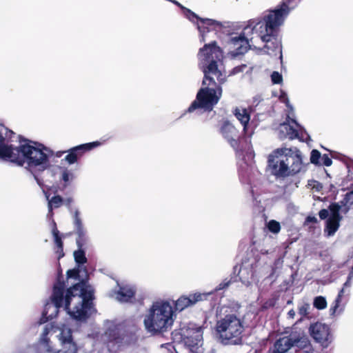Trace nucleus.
Returning <instances> with one entry per match:
<instances>
[{
	"label": "nucleus",
	"mask_w": 353,
	"mask_h": 353,
	"mask_svg": "<svg viewBox=\"0 0 353 353\" xmlns=\"http://www.w3.org/2000/svg\"><path fill=\"white\" fill-rule=\"evenodd\" d=\"M342 219L328 217L325 222V226L324 229L325 234H326L327 236H334L336 232L339 228L340 221Z\"/></svg>",
	"instance_id": "obj_26"
},
{
	"label": "nucleus",
	"mask_w": 353,
	"mask_h": 353,
	"mask_svg": "<svg viewBox=\"0 0 353 353\" xmlns=\"http://www.w3.org/2000/svg\"><path fill=\"white\" fill-rule=\"evenodd\" d=\"M245 68H246L245 65H241L239 66H236L232 70V74H235L243 72V70Z\"/></svg>",
	"instance_id": "obj_43"
},
{
	"label": "nucleus",
	"mask_w": 353,
	"mask_h": 353,
	"mask_svg": "<svg viewBox=\"0 0 353 353\" xmlns=\"http://www.w3.org/2000/svg\"><path fill=\"white\" fill-rule=\"evenodd\" d=\"M39 343L48 353H78L72 330L64 325L61 327L52 323L45 325Z\"/></svg>",
	"instance_id": "obj_5"
},
{
	"label": "nucleus",
	"mask_w": 353,
	"mask_h": 353,
	"mask_svg": "<svg viewBox=\"0 0 353 353\" xmlns=\"http://www.w3.org/2000/svg\"><path fill=\"white\" fill-rule=\"evenodd\" d=\"M332 189H335V186L333 184L330 185V190L332 191Z\"/></svg>",
	"instance_id": "obj_49"
},
{
	"label": "nucleus",
	"mask_w": 353,
	"mask_h": 353,
	"mask_svg": "<svg viewBox=\"0 0 353 353\" xmlns=\"http://www.w3.org/2000/svg\"><path fill=\"white\" fill-rule=\"evenodd\" d=\"M249 39L252 42L253 40L258 39L265 42V22L251 21L243 28V32L240 35L231 37L226 45L228 54L232 58L244 54L250 47Z\"/></svg>",
	"instance_id": "obj_8"
},
{
	"label": "nucleus",
	"mask_w": 353,
	"mask_h": 353,
	"mask_svg": "<svg viewBox=\"0 0 353 353\" xmlns=\"http://www.w3.org/2000/svg\"><path fill=\"white\" fill-rule=\"evenodd\" d=\"M292 123L299 125V123L294 119H291L289 116L287 117L286 121L281 124V132L285 133V137H288L290 140L294 139H301L299 137V133L296 129L293 126L290 125V123Z\"/></svg>",
	"instance_id": "obj_21"
},
{
	"label": "nucleus",
	"mask_w": 353,
	"mask_h": 353,
	"mask_svg": "<svg viewBox=\"0 0 353 353\" xmlns=\"http://www.w3.org/2000/svg\"><path fill=\"white\" fill-rule=\"evenodd\" d=\"M203 330L201 326L190 325L183 331V343L193 353H203Z\"/></svg>",
	"instance_id": "obj_10"
},
{
	"label": "nucleus",
	"mask_w": 353,
	"mask_h": 353,
	"mask_svg": "<svg viewBox=\"0 0 353 353\" xmlns=\"http://www.w3.org/2000/svg\"><path fill=\"white\" fill-rule=\"evenodd\" d=\"M292 347H293V339L290 336H283L276 341L272 353H285Z\"/></svg>",
	"instance_id": "obj_23"
},
{
	"label": "nucleus",
	"mask_w": 353,
	"mask_h": 353,
	"mask_svg": "<svg viewBox=\"0 0 353 353\" xmlns=\"http://www.w3.org/2000/svg\"><path fill=\"white\" fill-rule=\"evenodd\" d=\"M300 1L301 0H282L279 6L285 10H288V13L290 14V11L299 4Z\"/></svg>",
	"instance_id": "obj_32"
},
{
	"label": "nucleus",
	"mask_w": 353,
	"mask_h": 353,
	"mask_svg": "<svg viewBox=\"0 0 353 353\" xmlns=\"http://www.w3.org/2000/svg\"><path fill=\"white\" fill-rule=\"evenodd\" d=\"M209 294L196 292L194 294H190L189 295L181 296L174 302V311L181 312L185 308L192 306L196 303L203 301L207 299Z\"/></svg>",
	"instance_id": "obj_18"
},
{
	"label": "nucleus",
	"mask_w": 353,
	"mask_h": 353,
	"mask_svg": "<svg viewBox=\"0 0 353 353\" xmlns=\"http://www.w3.org/2000/svg\"><path fill=\"white\" fill-rule=\"evenodd\" d=\"M252 212L254 219H259L265 225V199L263 197L264 188L262 183L259 185L254 184L252 186Z\"/></svg>",
	"instance_id": "obj_13"
},
{
	"label": "nucleus",
	"mask_w": 353,
	"mask_h": 353,
	"mask_svg": "<svg viewBox=\"0 0 353 353\" xmlns=\"http://www.w3.org/2000/svg\"><path fill=\"white\" fill-rule=\"evenodd\" d=\"M119 285V290L114 292V298L119 302H128L135 294V288L132 285Z\"/></svg>",
	"instance_id": "obj_19"
},
{
	"label": "nucleus",
	"mask_w": 353,
	"mask_h": 353,
	"mask_svg": "<svg viewBox=\"0 0 353 353\" xmlns=\"http://www.w3.org/2000/svg\"><path fill=\"white\" fill-rule=\"evenodd\" d=\"M313 305L318 310H323L327 307V301L325 297L319 296L314 299Z\"/></svg>",
	"instance_id": "obj_34"
},
{
	"label": "nucleus",
	"mask_w": 353,
	"mask_h": 353,
	"mask_svg": "<svg viewBox=\"0 0 353 353\" xmlns=\"http://www.w3.org/2000/svg\"><path fill=\"white\" fill-rule=\"evenodd\" d=\"M66 201H67L66 205H69L72 202V199H67Z\"/></svg>",
	"instance_id": "obj_50"
},
{
	"label": "nucleus",
	"mask_w": 353,
	"mask_h": 353,
	"mask_svg": "<svg viewBox=\"0 0 353 353\" xmlns=\"http://www.w3.org/2000/svg\"><path fill=\"white\" fill-rule=\"evenodd\" d=\"M288 10L279 5L273 10H269L266 15V37L268 33L270 34H279L280 27L283 24L285 19L288 16Z\"/></svg>",
	"instance_id": "obj_12"
},
{
	"label": "nucleus",
	"mask_w": 353,
	"mask_h": 353,
	"mask_svg": "<svg viewBox=\"0 0 353 353\" xmlns=\"http://www.w3.org/2000/svg\"><path fill=\"white\" fill-rule=\"evenodd\" d=\"M74 234L77 235L76 243L78 248H83L88 240L87 230L80 216V212L76 209L72 215Z\"/></svg>",
	"instance_id": "obj_16"
},
{
	"label": "nucleus",
	"mask_w": 353,
	"mask_h": 353,
	"mask_svg": "<svg viewBox=\"0 0 353 353\" xmlns=\"http://www.w3.org/2000/svg\"><path fill=\"white\" fill-rule=\"evenodd\" d=\"M321 158V152L317 150H312L310 155V162L314 165H321L320 159Z\"/></svg>",
	"instance_id": "obj_36"
},
{
	"label": "nucleus",
	"mask_w": 353,
	"mask_h": 353,
	"mask_svg": "<svg viewBox=\"0 0 353 353\" xmlns=\"http://www.w3.org/2000/svg\"><path fill=\"white\" fill-rule=\"evenodd\" d=\"M350 276L347 278V280L343 284V287L339 290L338 295L334 300V303L330 307V312L331 315H334L336 314H339L343 311V307H341V301H342V297L344 295L345 292V288L350 287Z\"/></svg>",
	"instance_id": "obj_22"
},
{
	"label": "nucleus",
	"mask_w": 353,
	"mask_h": 353,
	"mask_svg": "<svg viewBox=\"0 0 353 353\" xmlns=\"http://www.w3.org/2000/svg\"><path fill=\"white\" fill-rule=\"evenodd\" d=\"M239 170L241 172H247L248 167L251 166V164L245 162L244 159H242L241 161L239 163Z\"/></svg>",
	"instance_id": "obj_41"
},
{
	"label": "nucleus",
	"mask_w": 353,
	"mask_h": 353,
	"mask_svg": "<svg viewBox=\"0 0 353 353\" xmlns=\"http://www.w3.org/2000/svg\"><path fill=\"white\" fill-rule=\"evenodd\" d=\"M343 202L345 204H353V190L348 192L345 194V197L343 199Z\"/></svg>",
	"instance_id": "obj_40"
},
{
	"label": "nucleus",
	"mask_w": 353,
	"mask_h": 353,
	"mask_svg": "<svg viewBox=\"0 0 353 353\" xmlns=\"http://www.w3.org/2000/svg\"><path fill=\"white\" fill-rule=\"evenodd\" d=\"M308 345H310V342L307 338L297 337L293 339V347L304 348Z\"/></svg>",
	"instance_id": "obj_35"
},
{
	"label": "nucleus",
	"mask_w": 353,
	"mask_h": 353,
	"mask_svg": "<svg viewBox=\"0 0 353 353\" xmlns=\"http://www.w3.org/2000/svg\"><path fill=\"white\" fill-rule=\"evenodd\" d=\"M279 99L283 102V103H285L286 104H288L289 103V100H288V98L287 97V94L286 93L283 91V90H281V94L279 96Z\"/></svg>",
	"instance_id": "obj_44"
},
{
	"label": "nucleus",
	"mask_w": 353,
	"mask_h": 353,
	"mask_svg": "<svg viewBox=\"0 0 353 353\" xmlns=\"http://www.w3.org/2000/svg\"><path fill=\"white\" fill-rule=\"evenodd\" d=\"M234 114L243 125L244 134L246 136H250L252 132L249 130V121L250 119V116L248 110L239 107L236 108L234 110Z\"/></svg>",
	"instance_id": "obj_20"
},
{
	"label": "nucleus",
	"mask_w": 353,
	"mask_h": 353,
	"mask_svg": "<svg viewBox=\"0 0 353 353\" xmlns=\"http://www.w3.org/2000/svg\"><path fill=\"white\" fill-rule=\"evenodd\" d=\"M223 57V51L216 42L205 44L198 53L199 65L204 73L203 85L197 92L196 99L191 103L187 112H192L197 109L211 111L216 105L222 95V88L216 85L214 77L219 83L225 81V75L219 68Z\"/></svg>",
	"instance_id": "obj_1"
},
{
	"label": "nucleus",
	"mask_w": 353,
	"mask_h": 353,
	"mask_svg": "<svg viewBox=\"0 0 353 353\" xmlns=\"http://www.w3.org/2000/svg\"><path fill=\"white\" fill-rule=\"evenodd\" d=\"M54 227L52 230V234L54 237V241L57 247V252L58 254V258L60 259L64 256L63 250V243L61 241V238L59 236V232L56 228V224L54 222Z\"/></svg>",
	"instance_id": "obj_27"
},
{
	"label": "nucleus",
	"mask_w": 353,
	"mask_h": 353,
	"mask_svg": "<svg viewBox=\"0 0 353 353\" xmlns=\"http://www.w3.org/2000/svg\"><path fill=\"white\" fill-rule=\"evenodd\" d=\"M106 330L103 336V340L108 342H119L117 327L110 321L105 323Z\"/></svg>",
	"instance_id": "obj_24"
},
{
	"label": "nucleus",
	"mask_w": 353,
	"mask_h": 353,
	"mask_svg": "<svg viewBox=\"0 0 353 353\" xmlns=\"http://www.w3.org/2000/svg\"><path fill=\"white\" fill-rule=\"evenodd\" d=\"M319 215L321 219L324 220L329 216V211L327 209H322L319 211Z\"/></svg>",
	"instance_id": "obj_42"
},
{
	"label": "nucleus",
	"mask_w": 353,
	"mask_h": 353,
	"mask_svg": "<svg viewBox=\"0 0 353 353\" xmlns=\"http://www.w3.org/2000/svg\"><path fill=\"white\" fill-rule=\"evenodd\" d=\"M52 157V152L50 149L32 141H25L19 147L12 148L0 134V159L24 166L32 173L49 168Z\"/></svg>",
	"instance_id": "obj_3"
},
{
	"label": "nucleus",
	"mask_w": 353,
	"mask_h": 353,
	"mask_svg": "<svg viewBox=\"0 0 353 353\" xmlns=\"http://www.w3.org/2000/svg\"><path fill=\"white\" fill-rule=\"evenodd\" d=\"M341 206L338 203H332L328 207L330 211V218L342 219V216L340 214Z\"/></svg>",
	"instance_id": "obj_30"
},
{
	"label": "nucleus",
	"mask_w": 353,
	"mask_h": 353,
	"mask_svg": "<svg viewBox=\"0 0 353 353\" xmlns=\"http://www.w3.org/2000/svg\"><path fill=\"white\" fill-rule=\"evenodd\" d=\"M268 166L277 178L299 173L303 168V157L298 148H277L268 156Z\"/></svg>",
	"instance_id": "obj_6"
},
{
	"label": "nucleus",
	"mask_w": 353,
	"mask_h": 353,
	"mask_svg": "<svg viewBox=\"0 0 353 353\" xmlns=\"http://www.w3.org/2000/svg\"><path fill=\"white\" fill-rule=\"evenodd\" d=\"M101 145L99 141H94L92 143L81 144L75 147H73L66 152H58L57 157H60L63 153L68 152V154L65 157L64 160L70 165L74 164L78 161V160L83 155L86 151L91 150L94 148Z\"/></svg>",
	"instance_id": "obj_14"
},
{
	"label": "nucleus",
	"mask_w": 353,
	"mask_h": 353,
	"mask_svg": "<svg viewBox=\"0 0 353 353\" xmlns=\"http://www.w3.org/2000/svg\"><path fill=\"white\" fill-rule=\"evenodd\" d=\"M263 238L257 239L255 234L252 238V251H259L253 258L243 260L242 263L234 268V274H237L239 281L245 286H249L252 281L258 280L263 274L265 262L260 255H263Z\"/></svg>",
	"instance_id": "obj_7"
},
{
	"label": "nucleus",
	"mask_w": 353,
	"mask_h": 353,
	"mask_svg": "<svg viewBox=\"0 0 353 353\" xmlns=\"http://www.w3.org/2000/svg\"><path fill=\"white\" fill-rule=\"evenodd\" d=\"M321 159H322V163H321V165H323L325 166L329 167L332 163V160L331 159V158H330L329 155L327 154H324L321 157Z\"/></svg>",
	"instance_id": "obj_39"
},
{
	"label": "nucleus",
	"mask_w": 353,
	"mask_h": 353,
	"mask_svg": "<svg viewBox=\"0 0 353 353\" xmlns=\"http://www.w3.org/2000/svg\"><path fill=\"white\" fill-rule=\"evenodd\" d=\"M310 334L312 338L323 347H327L331 343L332 336L330 327L321 323H315L310 327Z\"/></svg>",
	"instance_id": "obj_15"
},
{
	"label": "nucleus",
	"mask_w": 353,
	"mask_h": 353,
	"mask_svg": "<svg viewBox=\"0 0 353 353\" xmlns=\"http://www.w3.org/2000/svg\"><path fill=\"white\" fill-rule=\"evenodd\" d=\"M230 285V281H224L222 283H221L218 288H216L217 290H223L225 288H227Z\"/></svg>",
	"instance_id": "obj_46"
},
{
	"label": "nucleus",
	"mask_w": 353,
	"mask_h": 353,
	"mask_svg": "<svg viewBox=\"0 0 353 353\" xmlns=\"http://www.w3.org/2000/svg\"><path fill=\"white\" fill-rule=\"evenodd\" d=\"M219 341L224 345H236L242 343L244 331L243 321L235 314H228L220 317L216 323Z\"/></svg>",
	"instance_id": "obj_9"
},
{
	"label": "nucleus",
	"mask_w": 353,
	"mask_h": 353,
	"mask_svg": "<svg viewBox=\"0 0 353 353\" xmlns=\"http://www.w3.org/2000/svg\"><path fill=\"white\" fill-rule=\"evenodd\" d=\"M176 314L172 303L165 299L153 301L143 315V324L152 336L163 334L172 330Z\"/></svg>",
	"instance_id": "obj_4"
},
{
	"label": "nucleus",
	"mask_w": 353,
	"mask_h": 353,
	"mask_svg": "<svg viewBox=\"0 0 353 353\" xmlns=\"http://www.w3.org/2000/svg\"><path fill=\"white\" fill-rule=\"evenodd\" d=\"M261 231H262V233L265 231V228L264 227H262Z\"/></svg>",
	"instance_id": "obj_51"
},
{
	"label": "nucleus",
	"mask_w": 353,
	"mask_h": 353,
	"mask_svg": "<svg viewBox=\"0 0 353 353\" xmlns=\"http://www.w3.org/2000/svg\"><path fill=\"white\" fill-rule=\"evenodd\" d=\"M220 132L230 145L239 154L240 136L236 128L231 123L225 121L220 128Z\"/></svg>",
	"instance_id": "obj_17"
},
{
	"label": "nucleus",
	"mask_w": 353,
	"mask_h": 353,
	"mask_svg": "<svg viewBox=\"0 0 353 353\" xmlns=\"http://www.w3.org/2000/svg\"><path fill=\"white\" fill-rule=\"evenodd\" d=\"M171 353H178L177 352H176L175 350L171 352Z\"/></svg>",
	"instance_id": "obj_52"
},
{
	"label": "nucleus",
	"mask_w": 353,
	"mask_h": 353,
	"mask_svg": "<svg viewBox=\"0 0 353 353\" xmlns=\"http://www.w3.org/2000/svg\"><path fill=\"white\" fill-rule=\"evenodd\" d=\"M48 201V216L52 217L53 215V208H57L61 206L63 203V200L60 196H54L50 199L47 196Z\"/></svg>",
	"instance_id": "obj_28"
},
{
	"label": "nucleus",
	"mask_w": 353,
	"mask_h": 353,
	"mask_svg": "<svg viewBox=\"0 0 353 353\" xmlns=\"http://www.w3.org/2000/svg\"><path fill=\"white\" fill-rule=\"evenodd\" d=\"M279 34L268 33L266 37V62L273 64V68L278 65L283 64V55L281 42L279 37Z\"/></svg>",
	"instance_id": "obj_11"
},
{
	"label": "nucleus",
	"mask_w": 353,
	"mask_h": 353,
	"mask_svg": "<svg viewBox=\"0 0 353 353\" xmlns=\"http://www.w3.org/2000/svg\"><path fill=\"white\" fill-rule=\"evenodd\" d=\"M261 100H263V99L261 97H259V98H258V97H256L254 98L253 103L256 106H257L259 105L260 101H261Z\"/></svg>",
	"instance_id": "obj_47"
},
{
	"label": "nucleus",
	"mask_w": 353,
	"mask_h": 353,
	"mask_svg": "<svg viewBox=\"0 0 353 353\" xmlns=\"http://www.w3.org/2000/svg\"><path fill=\"white\" fill-rule=\"evenodd\" d=\"M67 275L68 278H74L75 279H81L82 281L79 282V283H85L86 288L88 289H90L93 292V290L92 289V288L90 286H88L87 283L83 281L84 277H87L88 276L87 270L84 266L79 265L72 270H69L67 272ZM77 284H79V283Z\"/></svg>",
	"instance_id": "obj_25"
},
{
	"label": "nucleus",
	"mask_w": 353,
	"mask_h": 353,
	"mask_svg": "<svg viewBox=\"0 0 353 353\" xmlns=\"http://www.w3.org/2000/svg\"><path fill=\"white\" fill-rule=\"evenodd\" d=\"M309 223H317V219L315 216H308L305 219V224H307Z\"/></svg>",
	"instance_id": "obj_45"
},
{
	"label": "nucleus",
	"mask_w": 353,
	"mask_h": 353,
	"mask_svg": "<svg viewBox=\"0 0 353 353\" xmlns=\"http://www.w3.org/2000/svg\"><path fill=\"white\" fill-rule=\"evenodd\" d=\"M309 308H310V305L307 303H303L299 307L298 312H299V314L301 316V319H300L301 320L303 318L307 316V315L309 314V312H308Z\"/></svg>",
	"instance_id": "obj_37"
},
{
	"label": "nucleus",
	"mask_w": 353,
	"mask_h": 353,
	"mask_svg": "<svg viewBox=\"0 0 353 353\" xmlns=\"http://www.w3.org/2000/svg\"><path fill=\"white\" fill-rule=\"evenodd\" d=\"M61 307H64L72 319L80 321H85L95 312L92 290L86 288L85 283L75 284L65 292L63 284L54 285L50 301L44 307L43 318L46 320L55 318Z\"/></svg>",
	"instance_id": "obj_2"
},
{
	"label": "nucleus",
	"mask_w": 353,
	"mask_h": 353,
	"mask_svg": "<svg viewBox=\"0 0 353 353\" xmlns=\"http://www.w3.org/2000/svg\"><path fill=\"white\" fill-rule=\"evenodd\" d=\"M288 317L293 319L295 316V311L294 310H290L288 313Z\"/></svg>",
	"instance_id": "obj_48"
},
{
	"label": "nucleus",
	"mask_w": 353,
	"mask_h": 353,
	"mask_svg": "<svg viewBox=\"0 0 353 353\" xmlns=\"http://www.w3.org/2000/svg\"><path fill=\"white\" fill-rule=\"evenodd\" d=\"M270 77L273 84H281L283 83V76L279 72L274 71Z\"/></svg>",
	"instance_id": "obj_38"
},
{
	"label": "nucleus",
	"mask_w": 353,
	"mask_h": 353,
	"mask_svg": "<svg viewBox=\"0 0 353 353\" xmlns=\"http://www.w3.org/2000/svg\"><path fill=\"white\" fill-rule=\"evenodd\" d=\"M266 229L272 234H277L281 230V224L276 220H270L266 222Z\"/></svg>",
	"instance_id": "obj_31"
},
{
	"label": "nucleus",
	"mask_w": 353,
	"mask_h": 353,
	"mask_svg": "<svg viewBox=\"0 0 353 353\" xmlns=\"http://www.w3.org/2000/svg\"><path fill=\"white\" fill-rule=\"evenodd\" d=\"M74 179V174L72 170L63 168L61 171V179L64 181L65 185H68Z\"/></svg>",
	"instance_id": "obj_33"
},
{
	"label": "nucleus",
	"mask_w": 353,
	"mask_h": 353,
	"mask_svg": "<svg viewBox=\"0 0 353 353\" xmlns=\"http://www.w3.org/2000/svg\"><path fill=\"white\" fill-rule=\"evenodd\" d=\"M74 258L77 266H83V265L87 262V259L83 248H78V250L74 252Z\"/></svg>",
	"instance_id": "obj_29"
}]
</instances>
